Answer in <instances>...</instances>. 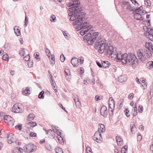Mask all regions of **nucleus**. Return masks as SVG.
Returning <instances> with one entry per match:
<instances>
[{
	"instance_id": "obj_1",
	"label": "nucleus",
	"mask_w": 153,
	"mask_h": 153,
	"mask_svg": "<svg viewBox=\"0 0 153 153\" xmlns=\"http://www.w3.org/2000/svg\"><path fill=\"white\" fill-rule=\"evenodd\" d=\"M82 10V8L80 6H75L71 7L69 9L70 12L68 13V15L71 16L70 20L74 21L73 24L74 25H76V29L77 30H79L83 27L84 26L87 25V23L84 22L82 23L84 18H83L82 13L83 15V13H80Z\"/></svg>"
},
{
	"instance_id": "obj_2",
	"label": "nucleus",
	"mask_w": 153,
	"mask_h": 153,
	"mask_svg": "<svg viewBox=\"0 0 153 153\" xmlns=\"http://www.w3.org/2000/svg\"><path fill=\"white\" fill-rule=\"evenodd\" d=\"M138 59L135 55L133 53H129L127 54L124 53L121 55L118 62H121L124 65L127 64L133 65L138 64Z\"/></svg>"
},
{
	"instance_id": "obj_3",
	"label": "nucleus",
	"mask_w": 153,
	"mask_h": 153,
	"mask_svg": "<svg viewBox=\"0 0 153 153\" xmlns=\"http://www.w3.org/2000/svg\"><path fill=\"white\" fill-rule=\"evenodd\" d=\"M146 46H147L148 49H146L144 51L142 50L141 51L138 50L137 51V54L139 59L141 61L143 62L148 58H150L152 56V55L150 52V51L149 48L151 47L152 50L153 52V48H152V43H148L146 44Z\"/></svg>"
},
{
	"instance_id": "obj_4",
	"label": "nucleus",
	"mask_w": 153,
	"mask_h": 153,
	"mask_svg": "<svg viewBox=\"0 0 153 153\" xmlns=\"http://www.w3.org/2000/svg\"><path fill=\"white\" fill-rule=\"evenodd\" d=\"M98 35V32H95L94 30H91L84 36V40L87 42L89 45H92L96 40Z\"/></svg>"
},
{
	"instance_id": "obj_5",
	"label": "nucleus",
	"mask_w": 153,
	"mask_h": 153,
	"mask_svg": "<svg viewBox=\"0 0 153 153\" xmlns=\"http://www.w3.org/2000/svg\"><path fill=\"white\" fill-rule=\"evenodd\" d=\"M105 53L107 56L108 57L111 56V57L114 58H116L118 62L119 61L121 53H117V52L116 48H114L112 46H110L108 47V46Z\"/></svg>"
},
{
	"instance_id": "obj_6",
	"label": "nucleus",
	"mask_w": 153,
	"mask_h": 153,
	"mask_svg": "<svg viewBox=\"0 0 153 153\" xmlns=\"http://www.w3.org/2000/svg\"><path fill=\"white\" fill-rule=\"evenodd\" d=\"M106 42L105 40L97 41L96 42L95 47L99 49V52L100 53H102L105 52V50L108 47L107 45H106Z\"/></svg>"
},
{
	"instance_id": "obj_7",
	"label": "nucleus",
	"mask_w": 153,
	"mask_h": 153,
	"mask_svg": "<svg viewBox=\"0 0 153 153\" xmlns=\"http://www.w3.org/2000/svg\"><path fill=\"white\" fill-rule=\"evenodd\" d=\"M143 29L146 32L145 34L146 37L153 42V29L149 28L146 26L143 27Z\"/></svg>"
},
{
	"instance_id": "obj_8",
	"label": "nucleus",
	"mask_w": 153,
	"mask_h": 153,
	"mask_svg": "<svg viewBox=\"0 0 153 153\" xmlns=\"http://www.w3.org/2000/svg\"><path fill=\"white\" fill-rule=\"evenodd\" d=\"M36 146L32 144L26 145L24 147V151L26 153H29L36 150Z\"/></svg>"
},
{
	"instance_id": "obj_9",
	"label": "nucleus",
	"mask_w": 153,
	"mask_h": 153,
	"mask_svg": "<svg viewBox=\"0 0 153 153\" xmlns=\"http://www.w3.org/2000/svg\"><path fill=\"white\" fill-rule=\"evenodd\" d=\"M122 7L125 11H134V8L132 7L130 3L127 1H123L122 4Z\"/></svg>"
},
{
	"instance_id": "obj_10",
	"label": "nucleus",
	"mask_w": 153,
	"mask_h": 153,
	"mask_svg": "<svg viewBox=\"0 0 153 153\" xmlns=\"http://www.w3.org/2000/svg\"><path fill=\"white\" fill-rule=\"evenodd\" d=\"M108 104L109 105L108 111L110 114H113V111L114 108V102L113 98L110 97L109 99Z\"/></svg>"
},
{
	"instance_id": "obj_11",
	"label": "nucleus",
	"mask_w": 153,
	"mask_h": 153,
	"mask_svg": "<svg viewBox=\"0 0 153 153\" xmlns=\"http://www.w3.org/2000/svg\"><path fill=\"white\" fill-rule=\"evenodd\" d=\"M12 111L16 113H21L23 111L22 105L20 104H14L12 108Z\"/></svg>"
},
{
	"instance_id": "obj_12",
	"label": "nucleus",
	"mask_w": 153,
	"mask_h": 153,
	"mask_svg": "<svg viewBox=\"0 0 153 153\" xmlns=\"http://www.w3.org/2000/svg\"><path fill=\"white\" fill-rule=\"evenodd\" d=\"M4 120L5 122L7 125L11 126H13L14 123L13 119L9 115H5L4 117Z\"/></svg>"
},
{
	"instance_id": "obj_13",
	"label": "nucleus",
	"mask_w": 153,
	"mask_h": 153,
	"mask_svg": "<svg viewBox=\"0 0 153 153\" xmlns=\"http://www.w3.org/2000/svg\"><path fill=\"white\" fill-rule=\"evenodd\" d=\"M93 138L94 140H96L97 142L100 143L102 139L100 132L96 131L94 135Z\"/></svg>"
},
{
	"instance_id": "obj_14",
	"label": "nucleus",
	"mask_w": 153,
	"mask_h": 153,
	"mask_svg": "<svg viewBox=\"0 0 153 153\" xmlns=\"http://www.w3.org/2000/svg\"><path fill=\"white\" fill-rule=\"evenodd\" d=\"M108 111L107 107L104 105L102 106L100 110V113L101 115L106 117L108 115Z\"/></svg>"
},
{
	"instance_id": "obj_15",
	"label": "nucleus",
	"mask_w": 153,
	"mask_h": 153,
	"mask_svg": "<svg viewBox=\"0 0 153 153\" xmlns=\"http://www.w3.org/2000/svg\"><path fill=\"white\" fill-rule=\"evenodd\" d=\"M53 132L57 133V134L58 135V140L59 141V143H62L61 141H60L61 140V139L62 140L63 138L62 137H61V133L59 131V130L58 129H57V128H55V129L53 128Z\"/></svg>"
},
{
	"instance_id": "obj_16",
	"label": "nucleus",
	"mask_w": 153,
	"mask_h": 153,
	"mask_svg": "<svg viewBox=\"0 0 153 153\" xmlns=\"http://www.w3.org/2000/svg\"><path fill=\"white\" fill-rule=\"evenodd\" d=\"M71 62L74 67H77L78 65L79 61L78 59L76 58H72L71 59Z\"/></svg>"
},
{
	"instance_id": "obj_17",
	"label": "nucleus",
	"mask_w": 153,
	"mask_h": 153,
	"mask_svg": "<svg viewBox=\"0 0 153 153\" xmlns=\"http://www.w3.org/2000/svg\"><path fill=\"white\" fill-rule=\"evenodd\" d=\"M134 17L135 19L137 20H142L143 18L142 16L139 13H136L134 14Z\"/></svg>"
},
{
	"instance_id": "obj_18",
	"label": "nucleus",
	"mask_w": 153,
	"mask_h": 153,
	"mask_svg": "<svg viewBox=\"0 0 153 153\" xmlns=\"http://www.w3.org/2000/svg\"><path fill=\"white\" fill-rule=\"evenodd\" d=\"M74 100L75 102L77 108H79L80 106V102L79 101L78 98L77 96H74Z\"/></svg>"
},
{
	"instance_id": "obj_19",
	"label": "nucleus",
	"mask_w": 153,
	"mask_h": 153,
	"mask_svg": "<svg viewBox=\"0 0 153 153\" xmlns=\"http://www.w3.org/2000/svg\"><path fill=\"white\" fill-rule=\"evenodd\" d=\"M22 92L24 95L27 94L28 95L30 93V90L29 88L27 87L25 89L24 88L23 89Z\"/></svg>"
},
{
	"instance_id": "obj_20",
	"label": "nucleus",
	"mask_w": 153,
	"mask_h": 153,
	"mask_svg": "<svg viewBox=\"0 0 153 153\" xmlns=\"http://www.w3.org/2000/svg\"><path fill=\"white\" fill-rule=\"evenodd\" d=\"M116 139L118 145L121 146L123 144V140L120 137L117 136L116 137Z\"/></svg>"
},
{
	"instance_id": "obj_21",
	"label": "nucleus",
	"mask_w": 153,
	"mask_h": 153,
	"mask_svg": "<svg viewBox=\"0 0 153 153\" xmlns=\"http://www.w3.org/2000/svg\"><path fill=\"white\" fill-rule=\"evenodd\" d=\"M105 131V128L104 125L101 124L98 126V130L97 131H99L101 132H104Z\"/></svg>"
},
{
	"instance_id": "obj_22",
	"label": "nucleus",
	"mask_w": 153,
	"mask_h": 153,
	"mask_svg": "<svg viewBox=\"0 0 153 153\" xmlns=\"http://www.w3.org/2000/svg\"><path fill=\"white\" fill-rule=\"evenodd\" d=\"M102 64L103 67L105 68H109L110 65L109 62L107 61H104Z\"/></svg>"
},
{
	"instance_id": "obj_23",
	"label": "nucleus",
	"mask_w": 153,
	"mask_h": 153,
	"mask_svg": "<svg viewBox=\"0 0 153 153\" xmlns=\"http://www.w3.org/2000/svg\"><path fill=\"white\" fill-rule=\"evenodd\" d=\"M18 27L16 26L14 27V33L17 36H20L21 34L20 30L19 29Z\"/></svg>"
},
{
	"instance_id": "obj_24",
	"label": "nucleus",
	"mask_w": 153,
	"mask_h": 153,
	"mask_svg": "<svg viewBox=\"0 0 153 153\" xmlns=\"http://www.w3.org/2000/svg\"><path fill=\"white\" fill-rule=\"evenodd\" d=\"M118 78V81L120 82H123L126 80V78L123 75L119 76Z\"/></svg>"
},
{
	"instance_id": "obj_25",
	"label": "nucleus",
	"mask_w": 153,
	"mask_h": 153,
	"mask_svg": "<svg viewBox=\"0 0 153 153\" xmlns=\"http://www.w3.org/2000/svg\"><path fill=\"white\" fill-rule=\"evenodd\" d=\"M26 51L25 48H21L19 51V54L21 56H24L26 53Z\"/></svg>"
},
{
	"instance_id": "obj_26",
	"label": "nucleus",
	"mask_w": 153,
	"mask_h": 153,
	"mask_svg": "<svg viewBox=\"0 0 153 153\" xmlns=\"http://www.w3.org/2000/svg\"><path fill=\"white\" fill-rule=\"evenodd\" d=\"M84 22H83L82 23H84ZM87 25H86V26H84V27H83L81 29H82L84 30H86V33L88 31L89 29H91L92 27V26L91 25L87 26L88 23L87 22Z\"/></svg>"
},
{
	"instance_id": "obj_27",
	"label": "nucleus",
	"mask_w": 153,
	"mask_h": 153,
	"mask_svg": "<svg viewBox=\"0 0 153 153\" xmlns=\"http://www.w3.org/2000/svg\"><path fill=\"white\" fill-rule=\"evenodd\" d=\"M5 136H6L7 138H9L8 135H6V134L5 133L4 131L1 130L0 132V137L1 138H4L5 137Z\"/></svg>"
},
{
	"instance_id": "obj_28",
	"label": "nucleus",
	"mask_w": 153,
	"mask_h": 153,
	"mask_svg": "<svg viewBox=\"0 0 153 153\" xmlns=\"http://www.w3.org/2000/svg\"><path fill=\"white\" fill-rule=\"evenodd\" d=\"M147 67L149 69L152 68L153 67V61H149L147 63Z\"/></svg>"
},
{
	"instance_id": "obj_29",
	"label": "nucleus",
	"mask_w": 153,
	"mask_h": 153,
	"mask_svg": "<svg viewBox=\"0 0 153 153\" xmlns=\"http://www.w3.org/2000/svg\"><path fill=\"white\" fill-rule=\"evenodd\" d=\"M36 123L35 122H33L32 121L28 123L27 125L26 126L27 127H29V126H30V127H33L36 126Z\"/></svg>"
},
{
	"instance_id": "obj_30",
	"label": "nucleus",
	"mask_w": 153,
	"mask_h": 153,
	"mask_svg": "<svg viewBox=\"0 0 153 153\" xmlns=\"http://www.w3.org/2000/svg\"><path fill=\"white\" fill-rule=\"evenodd\" d=\"M131 131L132 133H134V131L136 130V127L134 123L131 124L130 125Z\"/></svg>"
},
{
	"instance_id": "obj_31",
	"label": "nucleus",
	"mask_w": 153,
	"mask_h": 153,
	"mask_svg": "<svg viewBox=\"0 0 153 153\" xmlns=\"http://www.w3.org/2000/svg\"><path fill=\"white\" fill-rule=\"evenodd\" d=\"M128 146L126 145L121 150V153H127Z\"/></svg>"
},
{
	"instance_id": "obj_32",
	"label": "nucleus",
	"mask_w": 153,
	"mask_h": 153,
	"mask_svg": "<svg viewBox=\"0 0 153 153\" xmlns=\"http://www.w3.org/2000/svg\"><path fill=\"white\" fill-rule=\"evenodd\" d=\"M55 152L56 153H63L62 149L59 147L55 148Z\"/></svg>"
},
{
	"instance_id": "obj_33",
	"label": "nucleus",
	"mask_w": 153,
	"mask_h": 153,
	"mask_svg": "<svg viewBox=\"0 0 153 153\" xmlns=\"http://www.w3.org/2000/svg\"><path fill=\"white\" fill-rule=\"evenodd\" d=\"M143 9V7L142 6H140L139 7H136L134 8V12H140V11H141V10Z\"/></svg>"
},
{
	"instance_id": "obj_34",
	"label": "nucleus",
	"mask_w": 153,
	"mask_h": 153,
	"mask_svg": "<svg viewBox=\"0 0 153 153\" xmlns=\"http://www.w3.org/2000/svg\"><path fill=\"white\" fill-rule=\"evenodd\" d=\"M137 113V109L135 106L134 107V109L132 111V114L134 116H136Z\"/></svg>"
},
{
	"instance_id": "obj_35",
	"label": "nucleus",
	"mask_w": 153,
	"mask_h": 153,
	"mask_svg": "<svg viewBox=\"0 0 153 153\" xmlns=\"http://www.w3.org/2000/svg\"><path fill=\"white\" fill-rule=\"evenodd\" d=\"M35 117V115L33 114H30L27 117V119L29 120H33Z\"/></svg>"
},
{
	"instance_id": "obj_36",
	"label": "nucleus",
	"mask_w": 153,
	"mask_h": 153,
	"mask_svg": "<svg viewBox=\"0 0 153 153\" xmlns=\"http://www.w3.org/2000/svg\"><path fill=\"white\" fill-rule=\"evenodd\" d=\"M44 93V91H41L39 93V96L38 97L39 99H43L44 98V96L43 95V94Z\"/></svg>"
},
{
	"instance_id": "obj_37",
	"label": "nucleus",
	"mask_w": 153,
	"mask_h": 153,
	"mask_svg": "<svg viewBox=\"0 0 153 153\" xmlns=\"http://www.w3.org/2000/svg\"><path fill=\"white\" fill-rule=\"evenodd\" d=\"M51 19L50 20L51 22H55L56 21V16L53 15H52L51 16Z\"/></svg>"
},
{
	"instance_id": "obj_38",
	"label": "nucleus",
	"mask_w": 153,
	"mask_h": 153,
	"mask_svg": "<svg viewBox=\"0 0 153 153\" xmlns=\"http://www.w3.org/2000/svg\"><path fill=\"white\" fill-rule=\"evenodd\" d=\"M30 59V56L29 54H27L26 56L23 57L24 59L26 61H27L29 60Z\"/></svg>"
},
{
	"instance_id": "obj_39",
	"label": "nucleus",
	"mask_w": 153,
	"mask_h": 153,
	"mask_svg": "<svg viewBox=\"0 0 153 153\" xmlns=\"http://www.w3.org/2000/svg\"><path fill=\"white\" fill-rule=\"evenodd\" d=\"M8 54H6L2 56V58L3 60L7 61L8 59Z\"/></svg>"
},
{
	"instance_id": "obj_40",
	"label": "nucleus",
	"mask_w": 153,
	"mask_h": 153,
	"mask_svg": "<svg viewBox=\"0 0 153 153\" xmlns=\"http://www.w3.org/2000/svg\"><path fill=\"white\" fill-rule=\"evenodd\" d=\"M131 1L132 2V3L133 4H134V5L136 6V7H138L139 5L137 2V1L135 0H131Z\"/></svg>"
},
{
	"instance_id": "obj_41",
	"label": "nucleus",
	"mask_w": 153,
	"mask_h": 153,
	"mask_svg": "<svg viewBox=\"0 0 153 153\" xmlns=\"http://www.w3.org/2000/svg\"><path fill=\"white\" fill-rule=\"evenodd\" d=\"M45 51L46 53H47V56L49 57L51 55V52L49 50L48 48H46Z\"/></svg>"
},
{
	"instance_id": "obj_42",
	"label": "nucleus",
	"mask_w": 153,
	"mask_h": 153,
	"mask_svg": "<svg viewBox=\"0 0 153 153\" xmlns=\"http://www.w3.org/2000/svg\"><path fill=\"white\" fill-rule=\"evenodd\" d=\"M22 124H19L18 126H15L16 129L18 128L19 130H21L22 129Z\"/></svg>"
},
{
	"instance_id": "obj_43",
	"label": "nucleus",
	"mask_w": 153,
	"mask_h": 153,
	"mask_svg": "<svg viewBox=\"0 0 153 153\" xmlns=\"http://www.w3.org/2000/svg\"><path fill=\"white\" fill-rule=\"evenodd\" d=\"M34 56L35 58L37 59H40V58H39V53L38 52L35 53L34 54Z\"/></svg>"
},
{
	"instance_id": "obj_44",
	"label": "nucleus",
	"mask_w": 153,
	"mask_h": 153,
	"mask_svg": "<svg viewBox=\"0 0 153 153\" xmlns=\"http://www.w3.org/2000/svg\"><path fill=\"white\" fill-rule=\"evenodd\" d=\"M149 101L150 102V103L151 104H152L153 103V98H152V95H151L150 96H149Z\"/></svg>"
},
{
	"instance_id": "obj_45",
	"label": "nucleus",
	"mask_w": 153,
	"mask_h": 153,
	"mask_svg": "<svg viewBox=\"0 0 153 153\" xmlns=\"http://www.w3.org/2000/svg\"><path fill=\"white\" fill-rule=\"evenodd\" d=\"M60 59L61 62H63L65 59V58L64 56V55L62 54L60 55Z\"/></svg>"
},
{
	"instance_id": "obj_46",
	"label": "nucleus",
	"mask_w": 153,
	"mask_h": 153,
	"mask_svg": "<svg viewBox=\"0 0 153 153\" xmlns=\"http://www.w3.org/2000/svg\"><path fill=\"white\" fill-rule=\"evenodd\" d=\"M145 4L147 5L148 6H150L151 5V3L150 1L149 0H146L145 1Z\"/></svg>"
},
{
	"instance_id": "obj_47",
	"label": "nucleus",
	"mask_w": 153,
	"mask_h": 153,
	"mask_svg": "<svg viewBox=\"0 0 153 153\" xmlns=\"http://www.w3.org/2000/svg\"><path fill=\"white\" fill-rule=\"evenodd\" d=\"M143 111V107L142 105L139 106L138 107V112L142 113Z\"/></svg>"
},
{
	"instance_id": "obj_48",
	"label": "nucleus",
	"mask_w": 153,
	"mask_h": 153,
	"mask_svg": "<svg viewBox=\"0 0 153 153\" xmlns=\"http://www.w3.org/2000/svg\"><path fill=\"white\" fill-rule=\"evenodd\" d=\"M28 23V19L27 16H25V27L27 26Z\"/></svg>"
},
{
	"instance_id": "obj_49",
	"label": "nucleus",
	"mask_w": 153,
	"mask_h": 153,
	"mask_svg": "<svg viewBox=\"0 0 153 153\" xmlns=\"http://www.w3.org/2000/svg\"><path fill=\"white\" fill-rule=\"evenodd\" d=\"M65 73L66 74V75H68L70 74V71L69 69H66L65 71Z\"/></svg>"
},
{
	"instance_id": "obj_50",
	"label": "nucleus",
	"mask_w": 153,
	"mask_h": 153,
	"mask_svg": "<svg viewBox=\"0 0 153 153\" xmlns=\"http://www.w3.org/2000/svg\"><path fill=\"white\" fill-rule=\"evenodd\" d=\"M138 136L137 137V140H139V141H140V140H141L142 138V136L140 134V133H138Z\"/></svg>"
},
{
	"instance_id": "obj_51",
	"label": "nucleus",
	"mask_w": 153,
	"mask_h": 153,
	"mask_svg": "<svg viewBox=\"0 0 153 153\" xmlns=\"http://www.w3.org/2000/svg\"><path fill=\"white\" fill-rule=\"evenodd\" d=\"M13 139L12 138L11 139H7V142L9 144H11L12 143H13Z\"/></svg>"
},
{
	"instance_id": "obj_52",
	"label": "nucleus",
	"mask_w": 153,
	"mask_h": 153,
	"mask_svg": "<svg viewBox=\"0 0 153 153\" xmlns=\"http://www.w3.org/2000/svg\"><path fill=\"white\" fill-rule=\"evenodd\" d=\"M126 114L127 117H129L130 115V113L129 112V111L127 109H126Z\"/></svg>"
},
{
	"instance_id": "obj_53",
	"label": "nucleus",
	"mask_w": 153,
	"mask_h": 153,
	"mask_svg": "<svg viewBox=\"0 0 153 153\" xmlns=\"http://www.w3.org/2000/svg\"><path fill=\"white\" fill-rule=\"evenodd\" d=\"M134 94L133 93H131L128 95V98L131 100L133 97Z\"/></svg>"
},
{
	"instance_id": "obj_54",
	"label": "nucleus",
	"mask_w": 153,
	"mask_h": 153,
	"mask_svg": "<svg viewBox=\"0 0 153 153\" xmlns=\"http://www.w3.org/2000/svg\"><path fill=\"white\" fill-rule=\"evenodd\" d=\"M30 135L31 137H35L36 136V134L31 132L30 134Z\"/></svg>"
},
{
	"instance_id": "obj_55",
	"label": "nucleus",
	"mask_w": 153,
	"mask_h": 153,
	"mask_svg": "<svg viewBox=\"0 0 153 153\" xmlns=\"http://www.w3.org/2000/svg\"><path fill=\"white\" fill-rule=\"evenodd\" d=\"M16 150L18 151L17 153H22V152L23 151V150L22 149L19 148V149H17Z\"/></svg>"
},
{
	"instance_id": "obj_56",
	"label": "nucleus",
	"mask_w": 153,
	"mask_h": 153,
	"mask_svg": "<svg viewBox=\"0 0 153 153\" xmlns=\"http://www.w3.org/2000/svg\"><path fill=\"white\" fill-rule=\"evenodd\" d=\"M43 129L46 131L47 134H48L49 133H51V132H52L53 131V130L51 129H49L48 130V131H47L45 129Z\"/></svg>"
},
{
	"instance_id": "obj_57",
	"label": "nucleus",
	"mask_w": 153,
	"mask_h": 153,
	"mask_svg": "<svg viewBox=\"0 0 153 153\" xmlns=\"http://www.w3.org/2000/svg\"><path fill=\"white\" fill-rule=\"evenodd\" d=\"M80 64H82L84 61V59L82 57H80Z\"/></svg>"
},
{
	"instance_id": "obj_58",
	"label": "nucleus",
	"mask_w": 153,
	"mask_h": 153,
	"mask_svg": "<svg viewBox=\"0 0 153 153\" xmlns=\"http://www.w3.org/2000/svg\"><path fill=\"white\" fill-rule=\"evenodd\" d=\"M33 62H28V65L29 67H30L32 66L33 64Z\"/></svg>"
},
{
	"instance_id": "obj_59",
	"label": "nucleus",
	"mask_w": 153,
	"mask_h": 153,
	"mask_svg": "<svg viewBox=\"0 0 153 153\" xmlns=\"http://www.w3.org/2000/svg\"><path fill=\"white\" fill-rule=\"evenodd\" d=\"M97 64V65L100 67V68H102V65L101 64V63L98 62V61H97L96 62Z\"/></svg>"
},
{
	"instance_id": "obj_60",
	"label": "nucleus",
	"mask_w": 153,
	"mask_h": 153,
	"mask_svg": "<svg viewBox=\"0 0 153 153\" xmlns=\"http://www.w3.org/2000/svg\"><path fill=\"white\" fill-rule=\"evenodd\" d=\"M119 104L118 105L119 107H120V108H121L123 106V102H122V101H121V102H119Z\"/></svg>"
},
{
	"instance_id": "obj_61",
	"label": "nucleus",
	"mask_w": 153,
	"mask_h": 153,
	"mask_svg": "<svg viewBox=\"0 0 153 153\" xmlns=\"http://www.w3.org/2000/svg\"><path fill=\"white\" fill-rule=\"evenodd\" d=\"M139 129L142 131L143 130H144V127L142 125H140V126L139 127Z\"/></svg>"
},
{
	"instance_id": "obj_62",
	"label": "nucleus",
	"mask_w": 153,
	"mask_h": 153,
	"mask_svg": "<svg viewBox=\"0 0 153 153\" xmlns=\"http://www.w3.org/2000/svg\"><path fill=\"white\" fill-rule=\"evenodd\" d=\"M139 13L140 14H141V15L142 16V15H144V14H145V12H144V11H140V12H139Z\"/></svg>"
},
{
	"instance_id": "obj_63",
	"label": "nucleus",
	"mask_w": 153,
	"mask_h": 153,
	"mask_svg": "<svg viewBox=\"0 0 153 153\" xmlns=\"http://www.w3.org/2000/svg\"><path fill=\"white\" fill-rule=\"evenodd\" d=\"M90 150H88V149H87V153H92V151H91L90 150L91 149H90V148H89Z\"/></svg>"
},
{
	"instance_id": "obj_64",
	"label": "nucleus",
	"mask_w": 153,
	"mask_h": 153,
	"mask_svg": "<svg viewBox=\"0 0 153 153\" xmlns=\"http://www.w3.org/2000/svg\"><path fill=\"white\" fill-rule=\"evenodd\" d=\"M150 149L153 152V144L150 146Z\"/></svg>"
}]
</instances>
